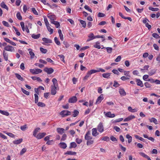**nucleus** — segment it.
I'll list each match as a JSON object with an SVG mask.
<instances>
[{
    "label": "nucleus",
    "mask_w": 160,
    "mask_h": 160,
    "mask_svg": "<svg viewBox=\"0 0 160 160\" xmlns=\"http://www.w3.org/2000/svg\"><path fill=\"white\" fill-rule=\"evenodd\" d=\"M54 40L55 43L58 45H59L60 44V42L58 41V39L56 37H55L54 38Z\"/></svg>",
    "instance_id": "37998d69"
},
{
    "label": "nucleus",
    "mask_w": 160,
    "mask_h": 160,
    "mask_svg": "<svg viewBox=\"0 0 160 160\" xmlns=\"http://www.w3.org/2000/svg\"><path fill=\"white\" fill-rule=\"evenodd\" d=\"M77 144L75 142H72L70 144V148H75L77 147Z\"/></svg>",
    "instance_id": "a18cd8bd"
},
{
    "label": "nucleus",
    "mask_w": 160,
    "mask_h": 160,
    "mask_svg": "<svg viewBox=\"0 0 160 160\" xmlns=\"http://www.w3.org/2000/svg\"><path fill=\"white\" fill-rule=\"evenodd\" d=\"M67 137V135L66 134H63L62 137L61 139V141H64Z\"/></svg>",
    "instance_id": "338daca9"
},
{
    "label": "nucleus",
    "mask_w": 160,
    "mask_h": 160,
    "mask_svg": "<svg viewBox=\"0 0 160 160\" xmlns=\"http://www.w3.org/2000/svg\"><path fill=\"white\" fill-rule=\"evenodd\" d=\"M77 101V98L76 97L73 96L69 99L68 102L70 103H74Z\"/></svg>",
    "instance_id": "dca6fc26"
},
{
    "label": "nucleus",
    "mask_w": 160,
    "mask_h": 160,
    "mask_svg": "<svg viewBox=\"0 0 160 160\" xmlns=\"http://www.w3.org/2000/svg\"><path fill=\"white\" fill-rule=\"evenodd\" d=\"M135 118V116L133 115H131L129 116H128V117L125 118L124 120V122H128L129 121H130L132 120V119H133Z\"/></svg>",
    "instance_id": "9d476101"
},
{
    "label": "nucleus",
    "mask_w": 160,
    "mask_h": 160,
    "mask_svg": "<svg viewBox=\"0 0 160 160\" xmlns=\"http://www.w3.org/2000/svg\"><path fill=\"white\" fill-rule=\"evenodd\" d=\"M84 8L86 9L87 10L91 12H92V10H91V8H89V7L88 6L86 5L84 6Z\"/></svg>",
    "instance_id": "4d7b16f0"
},
{
    "label": "nucleus",
    "mask_w": 160,
    "mask_h": 160,
    "mask_svg": "<svg viewBox=\"0 0 160 160\" xmlns=\"http://www.w3.org/2000/svg\"><path fill=\"white\" fill-rule=\"evenodd\" d=\"M59 145L60 148L63 149H65L67 147L66 144L64 142H61Z\"/></svg>",
    "instance_id": "a878e982"
},
{
    "label": "nucleus",
    "mask_w": 160,
    "mask_h": 160,
    "mask_svg": "<svg viewBox=\"0 0 160 160\" xmlns=\"http://www.w3.org/2000/svg\"><path fill=\"white\" fill-rule=\"evenodd\" d=\"M57 87H54L53 86H51V94L52 95H55L56 92V89Z\"/></svg>",
    "instance_id": "f8f14e48"
},
{
    "label": "nucleus",
    "mask_w": 160,
    "mask_h": 160,
    "mask_svg": "<svg viewBox=\"0 0 160 160\" xmlns=\"http://www.w3.org/2000/svg\"><path fill=\"white\" fill-rule=\"evenodd\" d=\"M119 93L122 96H125L126 95V93L123 89H120L119 90Z\"/></svg>",
    "instance_id": "b1692460"
},
{
    "label": "nucleus",
    "mask_w": 160,
    "mask_h": 160,
    "mask_svg": "<svg viewBox=\"0 0 160 160\" xmlns=\"http://www.w3.org/2000/svg\"><path fill=\"white\" fill-rule=\"evenodd\" d=\"M31 10L33 13L35 15H38V12L36 11L34 8H31Z\"/></svg>",
    "instance_id": "052dcab7"
},
{
    "label": "nucleus",
    "mask_w": 160,
    "mask_h": 160,
    "mask_svg": "<svg viewBox=\"0 0 160 160\" xmlns=\"http://www.w3.org/2000/svg\"><path fill=\"white\" fill-rule=\"evenodd\" d=\"M73 117H75L78 116L79 113V112L76 110H75L73 112Z\"/></svg>",
    "instance_id": "5fc2aeb1"
},
{
    "label": "nucleus",
    "mask_w": 160,
    "mask_h": 160,
    "mask_svg": "<svg viewBox=\"0 0 160 160\" xmlns=\"http://www.w3.org/2000/svg\"><path fill=\"white\" fill-rule=\"evenodd\" d=\"M44 71L47 72L48 74H50L53 72L54 70L52 68H48L46 67L44 68Z\"/></svg>",
    "instance_id": "0eeeda50"
},
{
    "label": "nucleus",
    "mask_w": 160,
    "mask_h": 160,
    "mask_svg": "<svg viewBox=\"0 0 160 160\" xmlns=\"http://www.w3.org/2000/svg\"><path fill=\"white\" fill-rule=\"evenodd\" d=\"M30 72L32 74H37L41 73L42 72V70L40 69H30Z\"/></svg>",
    "instance_id": "f03ea898"
},
{
    "label": "nucleus",
    "mask_w": 160,
    "mask_h": 160,
    "mask_svg": "<svg viewBox=\"0 0 160 160\" xmlns=\"http://www.w3.org/2000/svg\"><path fill=\"white\" fill-rule=\"evenodd\" d=\"M40 130L41 129L39 128H35L33 132V136L35 137H36L37 133L39 132Z\"/></svg>",
    "instance_id": "6ab92c4d"
},
{
    "label": "nucleus",
    "mask_w": 160,
    "mask_h": 160,
    "mask_svg": "<svg viewBox=\"0 0 160 160\" xmlns=\"http://www.w3.org/2000/svg\"><path fill=\"white\" fill-rule=\"evenodd\" d=\"M22 91V92L25 94H26L27 95H29V92L28 91H27L26 90L22 88H21Z\"/></svg>",
    "instance_id": "09e8293b"
},
{
    "label": "nucleus",
    "mask_w": 160,
    "mask_h": 160,
    "mask_svg": "<svg viewBox=\"0 0 160 160\" xmlns=\"http://www.w3.org/2000/svg\"><path fill=\"white\" fill-rule=\"evenodd\" d=\"M27 151V148H23L20 152V155H22L24 153H25Z\"/></svg>",
    "instance_id": "c03bdc74"
},
{
    "label": "nucleus",
    "mask_w": 160,
    "mask_h": 160,
    "mask_svg": "<svg viewBox=\"0 0 160 160\" xmlns=\"http://www.w3.org/2000/svg\"><path fill=\"white\" fill-rule=\"evenodd\" d=\"M32 79L33 80H37L39 82H41L42 81L41 79L40 78L37 77H32Z\"/></svg>",
    "instance_id": "c9c22d12"
},
{
    "label": "nucleus",
    "mask_w": 160,
    "mask_h": 160,
    "mask_svg": "<svg viewBox=\"0 0 160 160\" xmlns=\"http://www.w3.org/2000/svg\"><path fill=\"white\" fill-rule=\"evenodd\" d=\"M28 51H29V53L30 55V58L31 59H33L35 57V55L34 52L32 51V50L29 48L28 49Z\"/></svg>",
    "instance_id": "a211bd4d"
},
{
    "label": "nucleus",
    "mask_w": 160,
    "mask_h": 160,
    "mask_svg": "<svg viewBox=\"0 0 160 160\" xmlns=\"http://www.w3.org/2000/svg\"><path fill=\"white\" fill-rule=\"evenodd\" d=\"M97 72H98V69L97 70L92 69L88 72V74L90 76L92 74L94 73Z\"/></svg>",
    "instance_id": "412c9836"
},
{
    "label": "nucleus",
    "mask_w": 160,
    "mask_h": 160,
    "mask_svg": "<svg viewBox=\"0 0 160 160\" xmlns=\"http://www.w3.org/2000/svg\"><path fill=\"white\" fill-rule=\"evenodd\" d=\"M22 141V139H19L18 140H15L13 141V143L14 144H18L20 143Z\"/></svg>",
    "instance_id": "bb28decb"
},
{
    "label": "nucleus",
    "mask_w": 160,
    "mask_h": 160,
    "mask_svg": "<svg viewBox=\"0 0 160 160\" xmlns=\"http://www.w3.org/2000/svg\"><path fill=\"white\" fill-rule=\"evenodd\" d=\"M109 138L107 136H105L104 137H103L101 138V140L102 141H108L109 140Z\"/></svg>",
    "instance_id": "de8ad7c7"
},
{
    "label": "nucleus",
    "mask_w": 160,
    "mask_h": 160,
    "mask_svg": "<svg viewBox=\"0 0 160 160\" xmlns=\"http://www.w3.org/2000/svg\"><path fill=\"white\" fill-rule=\"evenodd\" d=\"M149 120L150 122H153L155 124H158V121L157 120L154 118H151L149 119Z\"/></svg>",
    "instance_id": "5701e85b"
},
{
    "label": "nucleus",
    "mask_w": 160,
    "mask_h": 160,
    "mask_svg": "<svg viewBox=\"0 0 160 160\" xmlns=\"http://www.w3.org/2000/svg\"><path fill=\"white\" fill-rule=\"evenodd\" d=\"M80 23L82 24V27L85 28L86 26V23L85 22L82 20H80Z\"/></svg>",
    "instance_id": "58836bf2"
},
{
    "label": "nucleus",
    "mask_w": 160,
    "mask_h": 160,
    "mask_svg": "<svg viewBox=\"0 0 160 160\" xmlns=\"http://www.w3.org/2000/svg\"><path fill=\"white\" fill-rule=\"evenodd\" d=\"M92 135L96 137L99 135V133L97 132V129L96 128H93L92 129Z\"/></svg>",
    "instance_id": "ddd939ff"
},
{
    "label": "nucleus",
    "mask_w": 160,
    "mask_h": 160,
    "mask_svg": "<svg viewBox=\"0 0 160 160\" xmlns=\"http://www.w3.org/2000/svg\"><path fill=\"white\" fill-rule=\"evenodd\" d=\"M124 75L130 77V76L129 74V72L127 71H124Z\"/></svg>",
    "instance_id": "0e129e2a"
},
{
    "label": "nucleus",
    "mask_w": 160,
    "mask_h": 160,
    "mask_svg": "<svg viewBox=\"0 0 160 160\" xmlns=\"http://www.w3.org/2000/svg\"><path fill=\"white\" fill-rule=\"evenodd\" d=\"M17 17L18 19L19 20H21L22 19V17L21 16L20 12H18L17 14Z\"/></svg>",
    "instance_id": "6e6d98bb"
},
{
    "label": "nucleus",
    "mask_w": 160,
    "mask_h": 160,
    "mask_svg": "<svg viewBox=\"0 0 160 160\" xmlns=\"http://www.w3.org/2000/svg\"><path fill=\"white\" fill-rule=\"evenodd\" d=\"M126 138L128 139V142L129 143H131L132 140V138L129 134H127L126 136Z\"/></svg>",
    "instance_id": "393cba45"
},
{
    "label": "nucleus",
    "mask_w": 160,
    "mask_h": 160,
    "mask_svg": "<svg viewBox=\"0 0 160 160\" xmlns=\"http://www.w3.org/2000/svg\"><path fill=\"white\" fill-rule=\"evenodd\" d=\"M105 16V14L104 13L99 12L98 14V17H103Z\"/></svg>",
    "instance_id": "69168bd1"
},
{
    "label": "nucleus",
    "mask_w": 160,
    "mask_h": 160,
    "mask_svg": "<svg viewBox=\"0 0 160 160\" xmlns=\"http://www.w3.org/2000/svg\"><path fill=\"white\" fill-rule=\"evenodd\" d=\"M139 154L140 155H141L142 157H143L145 158H147L148 157V156H147V155H146V154H145L143 152H140L139 153Z\"/></svg>",
    "instance_id": "8fccbe9b"
},
{
    "label": "nucleus",
    "mask_w": 160,
    "mask_h": 160,
    "mask_svg": "<svg viewBox=\"0 0 160 160\" xmlns=\"http://www.w3.org/2000/svg\"><path fill=\"white\" fill-rule=\"evenodd\" d=\"M42 40L46 43H51L52 42V41L51 40L45 38H42Z\"/></svg>",
    "instance_id": "4be33fe9"
},
{
    "label": "nucleus",
    "mask_w": 160,
    "mask_h": 160,
    "mask_svg": "<svg viewBox=\"0 0 160 160\" xmlns=\"http://www.w3.org/2000/svg\"><path fill=\"white\" fill-rule=\"evenodd\" d=\"M103 99V95L101 94L98 98L96 102V104H97L100 103Z\"/></svg>",
    "instance_id": "4468645a"
},
{
    "label": "nucleus",
    "mask_w": 160,
    "mask_h": 160,
    "mask_svg": "<svg viewBox=\"0 0 160 160\" xmlns=\"http://www.w3.org/2000/svg\"><path fill=\"white\" fill-rule=\"evenodd\" d=\"M104 127L103 124L102 122H100L97 126V129L98 131L100 133H102L104 131Z\"/></svg>",
    "instance_id": "39448f33"
},
{
    "label": "nucleus",
    "mask_w": 160,
    "mask_h": 160,
    "mask_svg": "<svg viewBox=\"0 0 160 160\" xmlns=\"http://www.w3.org/2000/svg\"><path fill=\"white\" fill-rule=\"evenodd\" d=\"M2 23L5 26L7 27H9V24L7 22L5 21H3Z\"/></svg>",
    "instance_id": "774afa93"
},
{
    "label": "nucleus",
    "mask_w": 160,
    "mask_h": 160,
    "mask_svg": "<svg viewBox=\"0 0 160 160\" xmlns=\"http://www.w3.org/2000/svg\"><path fill=\"white\" fill-rule=\"evenodd\" d=\"M76 152H73L70 151H67L65 153V154H68V155H76Z\"/></svg>",
    "instance_id": "72a5a7b5"
},
{
    "label": "nucleus",
    "mask_w": 160,
    "mask_h": 160,
    "mask_svg": "<svg viewBox=\"0 0 160 160\" xmlns=\"http://www.w3.org/2000/svg\"><path fill=\"white\" fill-rule=\"evenodd\" d=\"M104 113L105 114V116L109 118H114L115 116V114L113 113L112 114L110 112H104Z\"/></svg>",
    "instance_id": "423d86ee"
},
{
    "label": "nucleus",
    "mask_w": 160,
    "mask_h": 160,
    "mask_svg": "<svg viewBox=\"0 0 160 160\" xmlns=\"http://www.w3.org/2000/svg\"><path fill=\"white\" fill-rule=\"evenodd\" d=\"M4 49L7 51L13 52H14V48L10 45H7L4 48Z\"/></svg>",
    "instance_id": "7ed1b4c3"
},
{
    "label": "nucleus",
    "mask_w": 160,
    "mask_h": 160,
    "mask_svg": "<svg viewBox=\"0 0 160 160\" xmlns=\"http://www.w3.org/2000/svg\"><path fill=\"white\" fill-rule=\"evenodd\" d=\"M85 139L87 140V145H90L93 143V141L92 140V137L91 136V132L88 131L85 136Z\"/></svg>",
    "instance_id": "f257e3e1"
},
{
    "label": "nucleus",
    "mask_w": 160,
    "mask_h": 160,
    "mask_svg": "<svg viewBox=\"0 0 160 160\" xmlns=\"http://www.w3.org/2000/svg\"><path fill=\"white\" fill-rule=\"evenodd\" d=\"M58 56L60 58L61 60L63 62H65L64 60V56L62 55H59Z\"/></svg>",
    "instance_id": "603ef678"
},
{
    "label": "nucleus",
    "mask_w": 160,
    "mask_h": 160,
    "mask_svg": "<svg viewBox=\"0 0 160 160\" xmlns=\"http://www.w3.org/2000/svg\"><path fill=\"white\" fill-rule=\"evenodd\" d=\"M136 82H137V85L142 87L143 86L142 82L140 79H137Z\"/></svg>",
    "instance_id": "c756f323"
},
{
    "label": "nucleus",
    "mask_w": 160,
    "mask_h": 160,
    "mask_svg": "<svg viewBox=\"0 0 160 160\" xmlns=\"http://www.w3.org/2000/svg\"><path fill=\"white\" fill-rule=\"evenodd\" d=\"M41 2H42L45 5H47L49 6L50 8H51L52 6L50 5L48 3H47L46 1V0H41Z\"/></svg>",
    "instance_id": "13d9d810"
},
{
    "label": "nucleus",
    "mask_w": 160,
    "mask_h": 160,
    "mask_svg": "<svg viewBox=\"0 0 160 160\" xmlns=\"http://www.w3.org/2000/svg\"><path fill=\"white\" fill-rule=\"evenodd\" d=\"M110 73H104L102 74V77L105 78H108L110 76Z\"/></svg>",
    "instance_id": "4c0bfd02"
},
{
    "label": "nucleus",
    "mask_w": 160,
    "mask_h": 160,
    "mask_svg": "<svg viewBox=\"0 0 160 160\" xmlns=\"http://www.w3.org/2000/svg\"><path fill=\"white\" fill-rule=\"evenodd\" d=\"M8 53L4 51L3 52V56L4 59L6 61H7L8 60Z\"/></svg>",
    "instance_id": "2f4dec72"
},
{
    "label": "nucleus",
    "mask_w": 160,
    "mask_h": 160,
    "mask_svg": "<svg viewBox=\"0 0 160 160\" xmlns=\"http://www.w3.org/2000/svg\"><path fill=\"white\" fill-rule=\"evenodd\" d=\"M52 23L54 24L57 28H59L60 26L59 23L57 21H53V22H52Z\"/></svg>",
    "instance_id": "7c9ffc66"
},
{
    "label": "nucleus",
    "mask_w": 160,
    "mask_h": 160,
    "mask_svg": "<svg viewBox=\"0 0 160 160\" xmlns=\"http://www.w3.org/2000/svg\"><path fill=\"white\" fill-rule=\"evenodd\" d=\"M88 37L89 38L87 40V42H89L95 38V36H94L93 33H90Z\"/></svg>",
    "instance_id": "1a4fd4ad"
},
{
    "label": "nucleus",
    "mask_w": 160,
    "mask_h": 160,
    "mask_svg": "<svg viewBox=\"0 0 160 160\" xmlns=\"http://www.w3.org/2000/svg\"><path fill=\"white\" fill-rule=\"evenodd\" d=\"M46 135V133L45 132L39 133L35 137L38 139H41L43 138Z\"/></svg>",
    "instance_id": "6e6552de"
},
{
    "label": "nucleus",
    "mask_w": 160,
    "mask_h": 160,
    "mask_svg": "<svg viewBox=\"0 0 160 160\" xmlns=\"http://www.w3.org/2000/svg\"><path fill=\"white\" fill-rule=\"evenodd\" d=\"M15 75H16V77L17 78L19 79L20 80L22 81H24V79L18 73H15Z\"/></svg>",
    "instance_id": "473e14b6"
},
{
    "label": "nucleus",
    "mask_w": 160,
    "mask_h": 160,
    "mask_svg": "<svg viewBox=\"0 0 160 160\" xmlns=\"http://www.w3.org/2000/svg\"><path fill=\"white\" fill-rule=\"evenodd\" d=\"M149 10H151L152 11H158L159 10V9L158 8H153L151 7H149L148 8Z\"/></svg>",
    "instance_id": "f704fd0d"
},
{
    "label": "nucleus",
    "mask_w": 160,
    "mask_h": 160,
    "mask_svg": "<svg viewBox=\"0 0 160 160\" xmlns=\"http://www.w3.org/2000/svg\"><path fill=\"white\" fill-rule=\"evenodd\" d=\"M37 105L39 107H43L45 106V104L42 102H39L37 103Z\"/></svg>",
    "instance_id": "a19ab883"
},
{
    "label": "nucleus",
    "mask_w": 160,
    "mask_h": 160,
    "mask_svg": "<svg viewBox=\"0 0 160 160\" xmlns=\"http://www.w3.org/2000/svg\"><path fill=\"white\" fill-rule=\"evenodd\" d=\"M57 131L59 133L62 134L65 132V130L62 128H58Z\"/></svg>",
    "instance_id": "2eb2a0df"
},
{
    "label": "nucleus",
    "mask_w": 160,
    "mask_h": 160,
    "mask_svg": "<svg viewBox=\"0 0 160 160\" xmlns=\"http://www.w3.org/2000/svg\"><path fill=\"white\" fill-rule=\"evenodd\" d=\"M128 110L132 112H136L138 109L137 108H135L134 109H132V108L131 107H129L128 108Z\"/></svg>",
    "instance_id": "aec40b11"
},
{
    "label": "nucleus",
    "mask_w": 160,
    "mask_h": 160,
    "mask_svg": "<svg viewBox=\"0 0 160 160\" xmlns=\"http://www.w3.org/2000/svg\"><path fill=\"white\" fill-rule=\"evenodd\" d=\"M0 6L3 8L6 9L7 10H8V8L7 5L5 4V3L2 2L0 4Z\"/></svg>",
    "instance_id": "cd10ccee"
},
{
    "label": "nucleus",
    "mask_w": 160,
    "mask_h": 160,
    "mask_svg": "<svg viewBox=\"0 0 160 160\" xmlns=\"http://www.w3.org/2000/svg\"><path fill=\"white\" fill-rule=\"evenodd\" d=\"M40 36V34L35 35L34 34H32V37L34 39H38L39 38Z\"/></svg>",
    "instance_id": "ea45409f"
},
{
    "label": "nucleus",
    "mask_w": 160,
    "mask_h": 160,
    "mask_svg": "<svg viewBox=\"0 0 160 160\" xmlns=\"http://www.w3.org/2000/svg\"><path fill=\"white\" fill-rule=\"evenodd\" d=\"M156 70L155 69H153L151 70L149 72V74L150 76H152L155 73Z\"/></svg>",
    "instance_id": "79ce46f5"
},
{
    "label": "nucleus",
    "mask_w": 160,
    "mask_h": 160,
    "mask_svg": "<svg viewBox=\"0 0 160 160\" xmlns=\"http://www.w3.org/2000/svg\"><path fill=\"white\" fill-rule=\"evenodd\" d=\"M20 128L22 131H24L27 128V127L26 125L22 126Z\"/></svg>",
    "instance_id": "680f3d73"
},
{
    "label": "nucleus",
    "mask_w": 160,
    "mask_h": 160,
    "mask_svg": "<svg viewBox=\"0 0 160 160\" xmlns=\"http://www.w3.org/2000/svg\"><path fill=\"white\" fill-rule=\"evenodd\" d=\"M47 17L50 19L51 23H52V22H53V21H54V20L56 19V17L54 15L48 14L47 15Z\"/></svg>",
    "instance_id": "9b49d317"
},
{
    "label": "nucleus",
    "mask_w": 160,
    "mask_h": 160,
    "mask_svg": "<svg viewBox=\"0 0 160 160\" xmlns=\"http://www.w3.org/2000/svg\"><path fill=\"white\" fill-rule=\"evenodd\" d=\"M52 81L53 83V85L51 86H53L54 87H58V81L55 78H53L52 80Z\"/></svg>",
    "instance_id": "f3484780"
},
{
    "label": "nucleus",
    "mask_w": 160,
    "mask_h": 160,
    "mask_svg": "<svg viewBox=\"0 0 160 160\" xmlns=\"http://www.w3.org/2000/svg\"><path fill=\"white\" fill-rule=\"evenodd\" d=\"M0 113L2 115H4L6 116H8L9 115L8 112L3 110H0Z\"/></svg>",
    "instance_id": "c85d7f7f"
},
{
    "label": "nucleus",
    "mask_w": 160,
    "mask_h": 160,
    "mask_svg": "<svg viewBox=\"0 0 160 160\" xmlns=\"http://www.w3.org/2000/svg\"><path fill=\"white\" fill-rule=\"evenodd\" d=\"M107 52L108 53H111L112 52V48L110 47H107L106 48Z\"/></svg>",
    "instance_id": "bf43d9fd"
},
{
    "label": "nucleus",
    "mask_w": 160,
    "mask_h": 160,
    "mask_svg": "<svg viewBox=\"0 0 160 160\" xmlns=\"http://www.w3.org/2000/svg\"><path fill=\"white\" fill-rule=\"evenodd\" d=\"M152 36L156 38H160L159 35L156 33H153L152 34Z\"/></svg>",
    "instance_id": "e2e57ef3"
},
{
    "label": "nucleus",
    "mask_w": 160,
    "mask_h": 160,
    "mask_svg": "<svg viewBox=\"0 0 160 160\" xmlns=\"http://www.w3.org/2000/svg\"><path fill=\"white\" fill-rule=\"evenodd\" d=\"M40 49L41 52L43 53H46L48 51V50L47 49H44L42 48H40Z\"/></svg>",
    "instance_id": "3c124183"
},
{
    "label": "nucleus",
    "mask_w": 160,
    "mask_h": 160,
    "mask_svg": "<svg viewBox=\"0 0 160 160\" xmlns=\"http://www.w3.org/2000/svg\"><path fill=\"white\" fill-rule=\"evenodd\" d=\"M100 43L99 42H96L95 44L94 45V47L95 48L99 49L101 47L99 45Z\"/></svg>",
    "instance_id": "e433bc0d"
},
{
    "label": "nucleus",
    "mask_w": 160,
    "mask_h": 160,
    "mask_svg": "<svg viewBox=\"0 0 160 160\" xmlns=\"http://www.w3.org/2000/svg\"><path fill=\"white\" fill-rule=\"evenodd\" d=\"M62 117H64L65 116L69 115L71 114V112L68 110H63L60 113Z\"/></svg>",
    "instance_id": "20e7f679"
},
{
    "label": "nucleus",
    "mask_w": 160,
    "mask_h": 160,
    "mask_svg": "<svg viewBox=\"0 0 160 160\" xmlns=\"http://www.w3.org/2000/svg\"><path fill=\"white\" fill-rule=\"evenodd\" d=\"M47 28L48 31L50 32V34H52L53 33V29L50 28V26H48L47 27Z\"/></svg>",
    "instance_id": "49530a36"
},
{
    "label": "nucleus",
    "mask_w": 160,
    "mask_h": 160,
    "mask_svg": "<svg viewBox=\"0 0 160 160\" xmlns=\"http://www.w3.org/2000/svg\"><path fill=\"white\" fill-rule=\"evenodd\" d=\"M35 96V102L36 103H37L38 102V95L36 94H34Z\"/></svg>",
    "instance_id": "864d4df0"
}]
</instances>
